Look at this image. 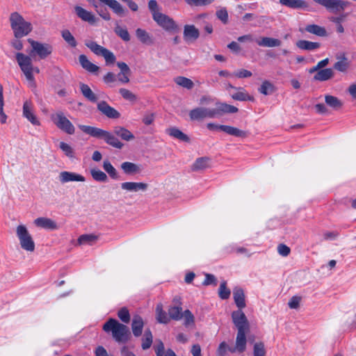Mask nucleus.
Wrapping results in <instances>:
<instances>
[{"label": "nucleus", "instance_id": "nucleus-1", "mask_svg": "<svg viewBox=\"0 0 356 356\" xmlns=\"http://www.w3.org/2000/svg\"><path fill=\"white\" fill-rule=\"evenodd\" d=\"M79 128L85 134L98 139H102L108 145L119 149L124 147V144L116 136L125 141H130L135 138L134 135L129 130L122 126L115 127L113 132L83 124L79 125Z\"/></svg>", "mask_w": 356, "mask_h": 356}, {"label": "nucleus", "instance_id": "nucleus-2", "mask_svg": "<svg viewBox=\"0 0 356 356\" xmlns=\"http://www.w3.org/2000/svg\"><path fill=\"white\" fill-rule=\"evenodd\" d=\"M234 324L238 330L236 339V348L237 352L241 353L246 348V332L249 331L250 325L248 318L243 311H234L232 313Z\"/></svg>", "mask_w": 356, "mask_h": 356}, {"label": "nucleus", "instance_id": "nucleus-3", "mask_svg": "<svg viewBox=\"0 0 356 356\" xmlns=\"http://www.w3.org/2000/svg\"><path fill=\"white\" fill-rule=\"evenodd\" d=\"M103 330L106 332H111L113 339L118 343H127L131 337L129 327L115 318H109L104 324Z\"/></svg>", "mask_w": 356, "mask_h": 356}, {"label": "nucleus", "instance_id": "nucleus-4", "mask_svg": "<svg viewBox=\"0 0 356 356\" xmlns=\"http://www.w3.org/2000/svg\"><path fill=\"white\" fill-rule=\"evenodd\" d=\"M9 22L15 38L25 37L33 30L31 23L26 21L18 12H13L10 15Z\"/></svg>", "mask_w": 356, "mask_h": 356}, {"label": "nucleus", "instance_id": "nucleus-5", "mask_svg": "<svg viewBox=\"0 0 356 356\" xmlns=\"http://www.w3.org/2000/svg\"><path fill=\"white\" fill-rule=\"evenodd\" d=\"M16 60L27 80L31 82H34L33 72L35 71V72L39 73L40 70L38 67H33L32 60L30 56H26L22 53H17Z\"/></svg>", "mask_w": 356, "mask_h": 356}, {"label": "nucleus", "instance_id": "nucleus-6", "mask_svg": "<svg viewBox=\"0 0 356 356\" xmlns=\"http://www.w3.org/2000/svg\"><path fill=\"white\" fill-rule=\"evenodd\" d=\"M16 234L22 249L29 252L34 251L35 243L24 225H20L17 227Z\"/></svg>", "mask_w": 356, "mask_h": 356}, {"label": "nucleus", "instance_id": "nucleus-7", "mask_svg": "<svg viewBox=\"0 0 356 356\" xmlns=\"http://www.w3.org/2000/svg\"><path fill=\"white\" fill-rule=\"evenodd\" d=\"M51 119L55 125L61 131L67 134L72 135L75 132L74 126L72 123L65 116L64 113L61 111L57 112L51 115Z\"/></svg>", "mask_w": 356, "mask_h": 356}, {"label": "nucleus", "instance_id": "nucleus-8", "mask_svg": "<svg viewBox=\"0 0 356 356\" xmlns=\"http://www.w3.org/2000/svg\"><path fill=\"white\" fill-rule=\"evenodd\" d=\"M316 3L324 6L329 12L338 13L342 12L350 4L349 1L343 0H314Z\"/></svg>", "mask_w": 356, "mask_h": 356}, {"label": "nucleus", "instance_id": "nucleus-9", "mask_svg": "<svg viewBox=\"0 0 356 356\" xmlns=\"http://www.w3.org/2000/svg\"><path fill=\"white\" fill-rule=\"evenodd\" d=\"M32 50L31 53H35L41 59L47 58L53 51L51 45L47 43H41L31 38L28 39Z\"/></svg>", "mask_w": 356, "mask_h": 356}, {"label": "nucleus", "instance_id": "nucleus-10", "mask_svg": "<svg viewBox=\"0 0 356 356\" xmlns=\"http://www.w3.org/2000/svg\"><path fill=\"white\" fill-rule=\"evenodd\" d=\"M153 19L159 26L166 31H169L177 29V25L173 19L161 13H154Z\"/></svg>", "mask_w": 356, "mask_h": 356}, {"label": "nucleus", "instance_id": "nucleus-11", "mask_svg": "<svg viewBox=\"0 0 356 356\" xmlns=\"http://www.w3.org/2000/svg\"><path fill=\"white\" fill-rule=\"evenodd\" d=\"M97 109L102 114L111 119H118L120 113L114 108L111 106L106 101H101L97 104Z\"/></svg>", "mask_w": 356, "mask_h": 356}, {"label": "nucleus", "instance_id": "nucleus-12", "mask_svg": "<svg viewBox=\"0 0 356 356\" xmlns=\"http://www.w3.org/2000/svg\"><path fill=\"white\" fill-rule=\"evenodd\" d=\"M173 302L175 304L173 306H170L168 309L170 320L179 321L183 318V312L181 307L180 298L175 297L173 299Z\"/></svg>", "mask_w": 356, "mask_h": 356}, {"label": "nucleus", "instance_id": "nucleus-13", "mask_svg": "<svg viewBox=\"0 0 356 356\" xmlns=\"http://www.w3.org/2000/svg\"><path fill=\"white\" fill-rule=\"evenodd\" d=\"M23 116L26 118L33 125H40V121L33 111V105L31 102L26 100L24 103Z\"/></svg>", "mask_w": 356, "mask_h": 356}, {"label": "nucleus", "instance_id": "nucleus-14", "mask_svg": "<svg viewBox=\"0 0 356 356\" xmlns=\"http://www.w3.org/2000/svg\"><path fill=\"white\" fill-rule=\"evenodd\" d=\"M59 181L62 184H65L70 181H86L85 177L79 174L73 172L62 171L59 174Z\"/></svg>", "mask_w": 356, "mask_h": 356}, {"label": "nucleus", "instance_id": "nucleus-15", "mask_svg": "<svg viewBox=\"0 0 356 356\" xmlns=\"http://www.w3.org/2000/svg\"><path fill=\"white\" fill-rule=\"evenodd\" d=\"M74 10L76 15L79 18L92 25L95 24L98 20V19L91 12L88 11L79 6H75Z\"/></svg>", "mask_w": 356, "mask_h": 356}, {"label": "nucleus", "instance_id": "nucleus-16", "mask_svg": "<svg viewBox=\"0 0 356 356\" xmlns=\"http://www.w3.org/2000/svg\"><path fill=\"white\" fill-rule=\"evenodd\" d=\"M148 188V184L143 182L127 181L121 184V188L129 192L145 191Z\"/></svg>", "mask_w": 356, "mask_h": 356}, {"label": "nucleus", "instance_id": "nucleus-17", "mask_svg": "<svg viewBox=\"0 0 356 356\" xmlns=\"http://www.w3.org/2000/svg\"><path fill=\"white\" fill-rule=\"evenodd\" d=\"M233 298L234 302L238 307L237 311H242L246 307L245 293L243 289L235 287L233 290Z\"/></svg>", "mask_w": 356, "mask_h": 356}, {"label": "nucleus", "instance_id": "nucleus-18", "mask_svg": "<svg viewBox=\"0 0 356 356\" xmlns=\"http://www.w3.org/2000/svg\"><path fill=\"white\" fill-rule=\"evenodd\" d=\"M191 120H202L204 118H209V108L206 107H197L192 109L189 113Z\"/></svg>", "mask_w": 356, "mask_h": 356}, {"label": "nucleus", "instance_id": "nucleus-19", "mask_svg": "<svg viewBox=\"0 0 356 356\" xmlns=\"http://www.w3.org/2000/svg\"><path fill=\"white\" fill-rule=\"evenodd\" d=\"M200 37V31L194 25L186 24L184 27V38L185 41H194Z\"/></svg>", "mask_w": 356, "mask_h": 356}, {"label": "nucleus", "instance_id": "nucleus-20", "mask_svg": "<svg viewBox=\"0 0 356 356\" xmlns=\"http://www.w3.org/2000/svg\"><path fill=\"white\" fill-rule=\"evenodd\" d=\"M280 3L293 9H305L310 11L309 6L303 0H280Z\"/></svg>", "mask_w": 356, "mask_h": 356}, {"label": "nucleus", "instance_id": "nucleus-21", "mask_svg": "<svg viewBox=\"0 0 356 356\" xmlns=\"http://www.w3.org/2000/svg\"><path fill=\"white\" fill-rule=\"evenodd\" d=\"M144 327V321L143 318L139 315H135L132 318L131 330L134 337H138L141 336Z\"/></svg>", "mask_w": 356, "mask_h": 356}, {"label": "nucleus", "instance_id": "nucleus-22", "mask_svg": "<svg viewBox=\"0 0 356 356\" xmlns=\"http://www.w3.org/2000/svg\"><path fill=\"white\" fill-rule=\"evenodd\" d=\"M35 224L38 227H40L47 229L54 230L58 228L56 222L47 218H38L35 220Z\"/></svg>", "mask_w": 356, "mask_h": 356}, {"label": "nucleus", "instance_id": "nucleus-23", "mask_svg": "<svg viewBox=\"0 0 356 356\" xmlns=\"http://www.w3.org/2000/svg\"><path fill=\"white\" fill-rule=\"evenodd\" d=\"M221 131L227 134L228 135L233 136L238 138H244L248 136V132L243 130H241L236 127L224 125L221 127Z\"/></svg>", "mask_w": 356, "mask_h": 356}, {"label": "nucleus", "instance_id": "nucleus-24", "mask_svg": "<svg viewBox=\"0 0 356 356\" xmlns=\"http://www.w3.org/2000/svg\"><path fill=\"white\" fill-rule=\"evenodd\" d=\"M79 61L81 67L89 72L94 73L97 72L99 69L97 65L91 63L84 54H81L79 56Z\"/></svg>", "mask_w": 356, "mask_h": 356}, {"label": "nucleus", "instance_id": "nucleus-25", "mask_svg": "<svg viewBox=\"0 0 356 356\" xmlns=\"http://www.w3.org/2000/svg\"><path fill=\"white\" fill-rule=\"evenodd\" d=\"M79 88L83 96L88 101L92 103L97 102V95L92 92L88 85L83 83H80Z\"/></svg>", "mask_w": 356, "mask_h": 356}, {"label": "nucleus", "instance_id": "nucleus-26", "mask_svg": "<svg viewBox=\"0 0 356 356\" xmlns=\"http://www.w3.org/2000/svg\"><path fill=\"white\" fill-rule=\"evenodd\" d=\"M166 133L177 139H179L181 141L188 143L190 141V138L183 133L181 130L175 127H170L166 129Z\"/></svg>", "mask_w": 356, "mask_h": 356}, {"label": "nucleus", "instance_id": "nucleus-27", "mask_svg": "<svg viewBox=\"0 0 356 356\" xmlns=\"http://www.w3.org/2000/svg\"><path fill=\"white\" fill-rule=\"evenodd\" d=\"M136 36L143 44L150 45L154 42L152 36L145 29L138 28L136 30Z\"/></svg>", "mask_w": 356, "mask_h": 356}, {"label": "nucleus", "instance_id": "nucleus-28", "mask_svg": "<svg viewBox=\"0 0 356 356\" xmlns=\"http://www.w3.org/2000/svg\"><path fill=\"white\" fill-rule=\"evenodd\" d=\"M334 76V72L331 68L319 70L314 76V81H325Z\"/></svg>", "mask_w": 356, "mask_h": 356}, {"label": "nucleus", "instance_id": "nucleus-29", "mask_svg": "<svg viewBox=\"0 0 356 356\" xmlns=\"http://www.w3.org/2000/svg\"><path fill=\"white\" fill-rule=\"evenodd\" d=\"M156 318L160 323L167 324L170 322L169 315L163 309L161 303L158 304L156 307Z\"/></svg>", "mask_w": 356, "mask_h": 356}, {"label": "nucleus", "instance_id": "nucleus-30", "mask_svg": "<svg viewBox=\"0 0 356 356\" xmlns=\"http://www.w3.org/2000/svg\"><path fill=\"white\" fill-rule=\"evenodd\" d=\"M325 102L327 106L335 111L339 110L343 106V103L339 99L330 95L325 96Z\"/></svg>", "mask_w": 356, "mask_h": 356}, {"label": "nucleus", "instance_id": "nucleus-31", "mask_svg": "<svg viewBox=\"0 0 356 356\" xmlns=\"http://www.w3.org/2000/svg\"><path fill=\"white\" fill-rule=\"evenodd\" d=\"M210 159L209 157H200L197 159L192 165L193 171L202 170L209 168Z\"/></svg>", "mask_w": 356, "mask_h": 356}, {"label": "nucleus", "instance_id": "nucleus-32", "mask_svg": "<svg viewBox=\"0 0 356 356\" xmlns=\"http://www.w3.org/2000/svg\"><path fill=\"white\" fill-rule=\"evenodd\" d=\"M305 31L320 37H325L327 35V31L324 27L316 24H309L306 26Z\"/></svg>", "mask_w": 356, "mask_h": 356}, {"label": "nucleus", "instance_id": "nucleus-33", "mask_svg": "<svg viewBox=\"0 0 356 356\" xmlns=\"http://www.w3.org/2000/svg\"><path fill=\"white\" fill-rule=\"evenodd\" d=\"M296 46L300 49L312 51L319 48L321 47V44L319 42L300 40L296 42Z\"/></svg>", "mask_w": 356, "mask_h": 356}, {"label": "nucleus", "instance_id": "nucleus-34", "mask_svg": "<svg viewBox=\"0 0 356 356\" xmlns=\"http://www.w3.org/2000/svg\"><path fill=\"white\" fill-rule=\"evenodd\" d=\"M257 44L261 47H274L280 46L282 42L276 38L264 37L260 40H256Z\"/></svg>", "mask_w": 356, "mask_h": 356}, {"label": "nucleus", "instance_id": "nucleus-35", "mask_svg": "<svg viewBox=\"0 0 356 356\" xmlns=\"http://www.w3.org/2000/svg\"><path fill=\"white\" fill-rule=\"evenodd\" d=\"M85 45L97 56H102L106 49V48L98 44L96 42L92 40H86Z\"/></svg>", "mask_w": 356, "mask_h": 356}, {"label": "nucleus", "instance_id": "nucleus-36", "mask_svg": "<svg viewBox=\"0 0 356 356\" xmlns=\"http://www.w3.org/2000/svg\"><path fill=\"white\" fill-rule=\"evenodd\" d=\"M176 84L188 90H191L194 87V83L192 80L185 76H179L174 79Z\"/></svg>", "mask_w": 356, "mask_h": 356}, {"label": "nucleus", "instance_id": "nucleus-37", "mask_svg": "<svg viewBox=\"0 0 356 356\" xmlns=\"http://www.w3.org/2000/svg\"><path fill=\"white\" fill-rule=\"evenodd\" d=\"M153 336L150 329L147 328L145 330L143 337L142 339V348L147 350L149 348L152 344Z\"/></svg>", "mask_w": 356, "mask_h": 356}, {"label": "nucleus", "instance_id": "nucleus-38", "mask_svg": "<svg viewBox=\"0 0 356 356\" xmlns=\"http://www.w3.org/2000/svg\"><path fill=\"white\" fill-rule=\"evenodd\" d=\"M103 168L104 170L113 179H118L119 175L116 170V169L113 166L111 162L108 160L104 161L103 163Z\"/></svg>", "mask_w": 356, "mask_h": 356}, {"label": "nucleus", "instance_id": "nucleus-39", "mask_svg": "<svg viewBox=\"0 0 356 356\" xmlns=\"http://www.w3.org/2000/svg\"><path fill=\"white\" fill-rule=\"evenodd\" d=\"M90 172L94 180L99 182H106L108 181V177L103 171L97 168H92Z\"/></svg>", "mask_w": 356, "mask_h": 356}, {"label": "nucleus", "instance_id": "nucleus-40", "mask_svg": "<svg viewBox=\"0 0 356 356\" xmlns=\"http://www.w3.org/2000/svg\"><path fill=\"white\" fill-rule=\"evenodd\" d=\"M61 35L63 40L70 47L74 48L77 46V42L75 38L72 35L69 30L65 29L62 31Z\"/></svg>", "mask_w": 356, "mask_h": 356}, {"label": "nucleus", "instance_id": "nucleus-41", "mask_svg": "<svg viewBox=\"0 0 356 356\" xmlns=\"http://www.w3.org/2000/svg\"><path fill=\"white\" fill-rule=\"evenodd\" d=\"M121 168L123 170L124 173L127 175L134 174L139 171V167L138 165L128 161L122 163L121 164Z\"/></svg>", "mask_w": 356, "mask_h": 356}, {"label": "nucleus", "instance_id": "nucleus-42", "mask_svg": "<svg viewBox=\"0 0 356 356\" xmlns=\"http://www.w3.org/2000/svg\"><path fill=\"white\" fill-rule=\"evenodd\" d=\"M114 31L115 34L118 37H120L122 40L125 42H128L130 40L131 37L127 29L122 28L117 24L116 26L115 27Z\"/></svg>", "mask_w": 356, "mask_h": 356}, {"label": "nucleus", "instance_id": "nucleus-43", "mask_svg": "<svg viewBox=\"0 0 356 356\" xmlns=\"http://www.w3.org/2000/svg\"><path fill=\"white\" fill-rule=\"evenodd\" d=\"M349 67V63L348 61V58L343 55L340 60L336 62L334 65V68L341 72H346Z\"/></svg>", "mask_w": 356, "mask_h": 356}, {"label": "nucleus", "instance_id": "nucleus-44", "mask_svg": "<svg viewBox=\"0 0 356 356\" xmlns=\"http://www.w3.org/2000/svg\"><path fill=\"white\" fill-rule=\"evenodd\" d=\"M259 92L264 95H268L273 92L274 86L269 81H264L258 89Z\"/></svg>", "mask_w": 356, "mask_h": 356}, {"label": "nucleus", "instance_id": "nucleus-45", "mask_svg": "<svg viewBox=\"0 0 356 356\" xmlns=\"http://www.w3.org/2000/svg\"><path fill=\"white\" fill-rule=\"evenodd\" d=\"M231 291L227 287V282L226 281H223L220 283V287L218 289V295L219 297L222 300H227L230 296Z\"/></svg>", "mask_w": 356, "mask_h": 356}, {"label": "nucleus", "instance_id": "nucleus-46", "mask_svg": "<svg viewBox=\"0 0 356 356\" xmlns=\"http://www.w3.org/2000/svg\"><path fill=\"white\" fill-rule=\"evenodd\" d=\"M119 93L123 99L131 102H135L137 100V96L128 89L120 88L119 90Z\"/></svg>", "mask_w": 356, "mask_h": 356}, {"label": "nucleus", "instance_id": "nucleus-47", "mask_svg": "<svg viewBox=\"0 0 356 356\" xmlns=\"http://www.w3.org/2000/svg\"><path fill=\"white\" fill-rule=\"evenodd\" d=\"M97 239V236L94 234H83L78 238L79 244H89L91 245Z\"/></svg>", "mask_w": 356, "mask_h": 356}, {"label": "nucleus", "instance_id": "nucleus-48", "mask_svg": "<svg viewBox=\"0 0 356 356\" xmlns=\"http://www.w3.org/2000/svg\"><path fill=\"white\" fill-rule=\"evenodd\" d=\"M232 98L237 101H253L254 97L243 91L237 92L232 95Z\"/></svg>", "mask_w": 356, "mask_h": 356}, {"label": "nucleus", "instance_id": "nucleus-49", "mask_svg": "<svg viewBox=\"0 0 356 356\" xmlns=\"http://www.w3.org/2000/svg\"><path fill=\"white\" fill-rule=\"evenodd\" d=\"M60 149L63 152L65 156L70 159L74 158V152L72 147L65 142H60L59 144Z\"/></svg>", "mask_w": 356, "mask_h": 356}, {"label": "nucleus", "instance_id": "nucleus-50", "mask_svg": "<svg viewBox=\"0 0 356 356\" xmlns=\"http://www.w3.org/2000/svg\"><path fill=\"white\" fill-rule=\"evenodd\" d=\"M220 106V111L222 115L225 113H237L238 109L234 106L227 104L226 103H218Z\"/></svg>", "mask_w": 356, "mask_h": 356}, {"label": "nucleus", "instance_id": "nucleus-51", "mask_svg": "<svg viewBox=\"0 0 356 356\" xmlns=\"http://www.w3.org/2000/svg\"><path fill=\"white\" fill-rule=\"evenodd\" d=\"M190 6H207L211 4L215 0H184Z\"/></svg>", "mask_w": 356, "mask_h": 356}, {"label": "nucleus", "instance_id": "nucleus-52", "mask_svg": "<svg viewBox=\"0 0 356 356\" xmlns=\"http://www.w3.org/2000/svg\"><path fill=\"white\" fill-rule=\"evenodd\" d=\"M265 346L263 342H257L254 344L253 355L254 356H265L266 355Z\"/></svg>", "mask_w": 356, "mask_h": 356}, {"label": "nucleus", "instance_id": "nucleus-53", "mask_svg": "<svg viewBox=\"0 0 356 356\" xmlns=\"http://www.w3.org/2000/svg\"><path fill=\"white\" fill-rule=\"evenodd\" d=\"M118 316L123 323H128L130 321V314L128 309L125 307L119 309Z\"/></svg>", "mask_w": 356, "mask_h": 356}, {"label": "nucleus", "instance_id": "nucleus-54", "mask_svg": "<svg viewBox=\"0 0 356 356\" xmlns=\"http://www.w3.org/2000/svg\"><path fill=\"white\" fill-rule=\"evenodd\" d=\"M183 318H184V325L189 326L191 324H194L195 317L194 315L189 309H186L182 313Z\"/></svg>", "mask_w": 356, "mask_h": 356}, {"label": "nucleus", "instance_id": "nucleus-55", "mask_svg": "<svg viewBox=\"0 0 356 356\" xmlns=\"http://www.w3.org/2000/svg\"><path fill=\"white\" fill-rule=\"evenodd\" d=\"M216 17L219 19L224 24L228 23V13L225 8H222L216 11Z\"/></svg>", "mask_w": 356, "mask_h": 356}, {"label": "nucleus", "instance_id": "nucleus-56", "mask_svg": "<svg viewBox=\"0 0 356 356\" xmlns=\"http://www.w3.org/2000/svg\"><path fill=\"white\" fill-rule=\"evenodd\" d=\"M102 56L104 58L106 65L113 64L116 60V58L113 53L107 49Z\"/></svg>", "mask_w": 356, "mask_h": 356}, {"label": "nucleus", "instance_id": "nucleus-57", "mask_svg": "<svg viewBox=\"0 0 356 356\" xmlns=\"http://www.w3.org/2000/svg\"><path fill=\"white\" fill-rule=\"evenodd\" d=\"M148 8L152 15V18L154 17V13L156 14L160 13V8L156 0L149 1Z\"/></svg>", "mask_w": 356, "mask_h": 356}, {"label": "nucleus", "instance_id": "nucleus-58", "mask_svg": "<svg viewBox=\"0 0 356 356\" xmlns=\"http://www.w3.org/2000/svg\"><path fill=\"white\" fill-rule=\"evenodd\" d=\"M221 111H220V106L216 103V107L214 108H209V118H218L222 116Z\"/></svg>", "mask_w": 356, "mask_h": 356}, {"label": "nucleus", "instance_id": "nucleus-59", "mask_svg": "<svg viewBox=\"0 0 356 356\" xmlns=\"http://www.w3.org/2000/svg\"><path fill=\"white\" fill-rule=\"evenodd\" d=\"M203 285L208 286V285H216L217 284V280L216 277L212 274L207 273L205 275V280H204Z\"/></svg>", "mask_w": 356, "mask_h": 356}, {"label": "nucleus", "instance_id": "nucleus-60", "mask_svg": "<svg viewBox=\"0 0 356 356\" xmlns=\"http://www.w3.org/2000/svg\"><path fill=\"white\" fill-rule=\"evenodd\" d=\"M277 251L280 255L286 257L290 254L291 250L287 245L282 243L278 245Z\"/></svg>", "mask_w": 356, "mask_h": 356}, {"label": "nucleus", "instance_id": "nucleus-61", "mask_svg": "<svg viewBox=\"0 0 356 356\" xmlns=\"http://www.w3.org/2000/svg\"><path fill=\"white\" fill-rule=\"evenodd\" d=\"M21 38H15L10 42V45L16 50L20 51L23 49V43L20 40Z\"/></svg>", "mask_w": 356, "mask_h": 356}, {"label": "nucleus", "instance_id": "nucleus-62", "mask_svg": "<svg viewBox=\"0 0 356 356\" xmlns=\"http://www.w3.org/2000/svg\"><path fill=\"white\" fill-rule=\"evenodd\" d=\"M300 302V297H298V296H293L290 299L288 305H289V307L291 309H297L299 307Z\"/></svg>", "mask_w": 356, "mask_h": 356}, {"label": "nucleus", "instance_id": "nucleus-63", "mask_svg": "<svg viewBox=\"0 0 356 356\" xmlns=\"http://www.w3.org/2000/svg\"><path fill=\"white\" fill-rule=\"evenodd\" d=\"M103 81L105 83L108 84L116 81V76L113 72H108L103 77Z\"/></svg>", "mask_w": 356, "mask_h": 356}, {"label": "nucleus", "instance_id": "nucleus-64", "mask_svg": "<svg viewBox=\"0 0 356 356\" xmlns=\"http://www.w3.org/2000/svg\"><path fill=\"white\" fill-rule=\"evenodd\" d=\"M228 346L225 341H222L220 343L218 350L217 355L218 356H224L227 350Z\"/></svg>", "mask_w": 356, "mask_h": 356}]
</instances>
